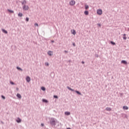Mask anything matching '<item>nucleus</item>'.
<instances>
[{
	"label": "nucleus",
	"mask_w": 129,
	"mask_h": 129,
	"mask_svg": "<svg viewBox=\"0 0 129 129\" xmlns=\"http://www.w3.org/2000/svg\"><path fill=\"white\" fill-rule=\"evenodd\" d=\"M97 14H98V15H99V16H101V15H102V10L101 9L97 10Z\"/></svg>",
	"instance_id": "nucleus-1"
},
{
	"label": "nucleus",
	"mask_w": 129,
	"mask_h": 129,
	"mask_svg": "<svg viewBox=\"0 0 129 129\" xmlns=\"http://www.w3.org/2000/svg\"><path fill=\"white\" fill-rule=\"evenodd\" d=\"M24 11H28L29 10V6L27 5H24L23 7Z\"/></svg>",
	"instance_id": "nucleus-2"
},
{
	"label": "nucleus",
	"mask_w": 129,
	"mask_h": 129,
	"mask_svg": "<svg viewBox=\"0 0 129 129\" xmlns=\"http://www.w3.org/2000/svg\"><path fill=\"white\" fill-rule=\"evenodd\" d=\"M75 4H76V2L74 0H72L71 2H70V6H74Z\"/></svg>",
	"instance_id": "nucleus-3"
},
{
	"label": "nucleus",
	"mask_w": 129,
	"mask_h": 129,
	"mask_svg": "<svg viewBox=\"0 0 129 129\" xmlns=\"http://www.w3.org/2000/svg\"><path fill=\"white\" fill-rule=\"evenodd\" d=\"M50 123L52 124V125H55L56 123H55V120L54 119H51L50 120Z\"/></svg>",
	"instance_id": "nucleus-4"
},
{
	"label": "nucleus",
	"mask_w": 129,
	"mask_h": 129,
	"mask_svg": "<svg viewBox=\"0 0 129 129\" xmlns=\"http://www.w3.org/2000/svg\"><path fill=\"white\" fill-rule=\"evenodd\" d=\"M26 81H27V82H30L31 81V78H30V77L27 76V77H26Z\"/></svg>",
	"instance_id": "nucleus-5"
},
{
	"label": "nucleus",
	"mask_w": 129,
	"mask_h": 129,
	"mask_svg": "<svg viewBox=\"0 0 129 129\" xmlns=\"http://www.w3.org/2000/svg\"><path fill=\"white\" fill-rule=\"evenodd\" d=\"M47 54L49 56H52V55H53V51H48Z\"/></svg>",
	"instance_id": "nucleus-6"
},
{
	"label": "nucleus",
	"mask_w": 129,
	"mask_h": 129,
	"mask_svg": "<svg viewBox=\"0 0 129 129\" xmlns=\"http://www.w3.org/2000/svg\"><path fill=\"white\" fill-rule=\"evenodd\" d=\"M71 33L72 34H73V35H76V31H75V30H72Z\"/></svg>",
	"instance_id": "nucleus-7"
},
{
	"label": "nucleus",
	"mask_w": 129,
	"mask_h": 129,
	"mask_svg": "<svg viewBox=\"0 0 129 129\" xmlns=\"http://www.w3.org/2000/svg\"><path fill=\"white\" fill-rule=\"evenodd\" d=\"M121 63H122V64H124L125 65H126V64H127V62L125 60H121Z\"/></svg>",
	"instance_id": "nucleus-8"
},
{
	"label": "nucleus",
	"mask_w": 129,
	"mask_h": 129,
	"mask_svg": "<svg viewBox=\"0 0 129 129\" xmlns=\"http://www.w3.org/2000/svg\"><path fill=\"white\" fill-rule=\"evenodd\" d=\"M84 14L85 15H86V16H88V15L89 14V12H88V11H85Z\"/></svg>",
	"instance_id": "nucleus-9"
},
{
	"label": "nucleus",
	"mask_w": 129,
	"mask_h": 129,
	"mask_svg": "<svg viewBox=\"0 0 129 129\" xmlns=\"http://www.w3.org/2000/svg\"><path fill=\"white\" fill-rule=\"evenodd\" d=\"M106 110H107V111H111V108H110V107H107L106 108Z\"/></svg>",
	"instance_id": "nucleus-10"
},
{
	"label": "nucleus",
	"mask_w": 129,
	"mask_h": 129,
	"mask_svg": "<svg viewBox=\"0 0 129 129\" xmlns=\"http://www.w3.org/2000/svg\"><path fill=\"white\" fill-rule=\"evenodd\" d=\"M16 121L17 122H21V121H22V120L20 118H18L16 120Z\"/></svg>",
	"instance_id": "nucleus-11"
},
{
	"label": "nucleus",
	"mask_w": 129,
	"mask_h": 129,
	"mask_svg": "<svg viewBox=\"0 0 129 129\" xmlns=\"http://www.w3.org/2000/svg\"><path fill=\"white\" fill-rule=\"evenodd\" d=\"M123 109H125L126 110L128 109V107L126 106H124L123 107Z\"/></svg>",
	"instance_id": "nucleus-12"
},
{
	"label": "nucleus",
	"mask_w": 129,
	"mask_h": 129,
	"mask_svg": "<svg viewBox=\"0 0 129 129\" xmlns=\"http://www.w3.org/2000/svg\"><path fill=\"white\" fill-rule=\"evenodd\" d=\"M22 5H24V6L26 5V4H27V1H26V0L23 1V2H22Z\"/></svg>",
	"instance_id": "nucleus-13"
},
{
	"label": "nucleus",
	"mask_w": 129,
	"mask_h": 129,
	"mask_svg": "<svg viewBox=\"0 0 129 129\" xmlns=\"http://www.w3.org/2000/svg\"><path fill=\"white\" fill-rule=\"evenodd\" d=\"M2 31L3 33H5V34H8V31L5 29H2Z\"/></svg>",
	"instance_id": "nucleus-14"
},
{
	"label": "nucleus",
	"mask_w": 129,
	"mask_h": 129,
	"mask_svg": "<svg viewBox=\"0 0 129 129\" xmlns=\"http://www.w3.org/2000/svg\"><path fill=\"white\" fill-rule=\"evenodd\" d=\"M17 97H18V98H22V96H21V94H17Z\"/></svg>",
	"instance_id": "nucleus-15"
},
{
	"label": "nucleus",
	"mask_w": 129,
	"mask_h": 129,
	"mask_svg": "<svg viewBox=\"0 0 129 129\" xmlns=\"http://www.w3.org/2000/svg\"><path fill=\"white\" fill-rule=\"evenodd\" d=\"M65 114H66V115H70L71 113H70V112H66Z\"/></svg>",
	"instance_id": "nucleus-16"
},
{
	"label": "nucleus",
	"mask_w": 129,
	"mask_h": 129,
	"mask_svg": "<svg viewBox=\"0 0 129 129\" xmlns=\"http://www.w3.org/2000/svg\"><path fill=\"white\" fill-rule=\"evenodd\" d=\"M125 36H126V34H124L123 37V40H126V37Z\"/></svg>",
	"instance_id": "nucleus-17"
},
{
	"label": "nucleus",
	"mask_w": 129,
	"mask_h": 129,
	"mask_svg": "<svg viewBox=\"0 0 129 129\" xmlns=\"http://www.w3.org/2000/svg\"><path fill=\"white\" fill-rule=\"evenodd\" d=\"M8 12H9V13H11L12 14H14V11L11 10H9V9H8Z\"/></svg>",
	"instance_id": "nucleus-18"
},
{
	"label": "nucleus",
	"mask_w": 129,
	"mask_h": 129,
	"mask_svg": "<svg viewBox=\"0 0 129 129\" xmlns=\"http://www.w3.org/2000/svg\"><path fill=\"white\" fill-rule=\"evenodd\" d=\"M68 89H69V90H71V91H74V90L72 89L71 88L68 87Z\"/></svg>",
	"instance_id": "nucleus-19"
},
{
	"label": "nucleus",
	"mask_w": 129,
	"mask_h": 129,
	"mask_svg": "<svg viewBox=\"0 0 129 129\" xmlns=\"http://www.w3.org/2000/svg\"><path fill=\"white\" fill-rule=\"evenodd\" d=\"M76 93H77V94H79V95H81V93L79 92V91H76Z\"/></svg>",
	"instance_id": "nucleus-20"
},
{
	"label": "nucleus",
	"mask_w": 129,
	"mask_h": 129,
	"mask_svg": "<svg viewBox=\"0 0 129 129\" xmlns=\"http://www.w3.org/2000/svg\"><path fill=\"white\" fill-rule=\"evenodd\" d=\"M19 17H23V14L19 13L18 14Z\"/></svg>",
	"instance_id": "nucleus-21"
},
{
	"label": "nucleus",
	"mask_w": 129,
	"mask_h": 129,
	"mask_svg": "<svg viewBox=\"0 0 129 129\" xmlns=\"http://www.w3.org/2000/svg\"><path fill=\"white\" fill-rule=\"evenodd\" d=\"M89 9V7L88 5L85 6V9L86 10H88Z\"/></svg>",
	"instance_id": "nucleus-22"
},
{
	"label": "nucleus",
	"mask_w": 129,
	"mask_h": 129,
	"mask_svg": "<svg viewBox=\"0 0 129 129\" xmlns=\"http://www.w3.org/2000/svg\"><path fill=\"white\" fill-rule=\"evenodd\" d=\"M41 90H43V91H45V90H46V88H45V87H42Z\"/></svg>",
	"instance_id": "nucleus-23"
},
{
	"label": "nucleus",
	"mask_w": 129,
	"mask_h": 129,
	"mask_svg": "<svg viewBox=\"0 0 129 129\" xmlns=\"http://www.w3.org/2000/svg\"><path fill=\"white\" fill-rule=\"evenodd\" d=\"M42 101H43V102H46V103L48 102V100L46 99H43Z\"/></svg>",
	"instance_id": "nucleus-24"
},
{
	"label": "nucleus",
	"mask_w": 129,
	"mask_h": 129,
	"mask_svg": "<svg viewBox=\"0 0 129 129\" xmlns=\"http://www.w3.org/2000/svg\"><path fill=\"white\" fill-rule=\"evenodd\" d=\"M110 43H111V44H112V45H115V43H114L113 41H111Z\"/></svg>",
	"instance_id": "nucleus-25"
},
{
	"label": "nucleus",
	"mask_w": 129,
	"mask_h": 129,
	"mask_svg": "<svg viewBox=\"0 0 129 129\" xmlns=\"http://www.w3.org/2000/svg\"><path fill=\"white\" fill-rule=\"evenodd\" d=\"M17 69L18 70H21V71H23V70L19 67H17Z\"/></svg>",
	"instance_id": "nucleus-26"
},
{
	"label": "nucleus",
	"mask_w": 129,
	"mask_h": 129,
	"mask_svg": "<svg viewBox=\"0 0 129 129\" xmlns=\"http://www.w3.org/2000/svg\"><path fill=\"white\" fill-rule=\"evenodd\" d=\"M45 64L46 66H49V63L48 62H45Z\"/></svg>",
	"instance_id": "nucleus-27"
},
{
	"label": "nucleus",
	"mask_w": 129,
	"mask_h": 129,
	"mask_svg": "<svg viewBox=\"0 0 129 129\" xmlns=\"http://www.w3.org/2000/svg\"><path fill=\"white\" fill-rule=\"evenodd\" d=\"M26 22H29V18L27 17L26 18Z\"/></svg>",
	"instance_id": "nucleus-28"
},
{
	"label": "nucleus",
	"mask_w": 129,
	"mask_h": 129,
	"mask_svg": "<svg viewBox=\"0 0 129 129\" xmlns=\"http://www.w3.org/2000/svg\"><path fill=\"white\" fill-rule=\"evenodd\" d=\"M10 83H11V84H12V85H14V84H15V83H14V82H12V81L10 82Z\"/></svg>",
	"instance_id": "nucleus-29"
},
{
	"label": "nucleus",
	"mask_w": 129,
	"mask_h": 129,
	"mask_svg": "<svg viewBox=\"0 0 129 129\" xmlns=\"http://www.w3.org/2000/svg\"><path fill=\"white\" fill-rule=\"evenodd\" d=\"M2 97L3 99H6V97L4 96L3 95L2 96Z\"/></svg>",
	"instance_id": "nucleus-30"
},
{
	"label": "nucleus",
	"mask_w": 129,
	"mask_h": 129,
	"mask_svg": "<svg viewBox=\"0 0 129 129\" xmlns=\"http://www.w3.org/2000/svg\"><path fill=\"white\" fill-rule=\"evenodd\" d=\"M54 98H58V96L54 95Z\"/></svg>",
	"instance_id": "nucleus-31"
},
{
	"label": "nucleus",
	"mask_w": 129,
	"mask_h": 129,
	"mask_svg": "<svg viewBox=\"0 0 129 129\" xmlns=\"http://www.w3.org/2000/svg\"><path fill=\"white\" fill-rule=\"evenodd\" d=\"M34 26H37V27H38V26H39V25H38L37 23H35V25H34Z\"/></svg>",
	"instance_id": "nucleus-32"
},
{
	"label": "nucleus",
	"mask_w": 129,
	"mask_h": 129,
	"mask_svg": "<svg viewBox=\"0 0 129 129\" xmlns=\"http://www.w3.org/2000/svg\"><path fill=\"white\" fill-rule=\"evenodd\" d=\"M98 25L99 27H100L101 26V25L100 24H98Z\"/></svg>",
	"instance_id": "nucleus-33"
},
{
	"label": "nucleus",
	"mask_w": 129,
	"mask_h": 129,
	"mask_svg": "<svg viewBox=\"0 0 129 129\" xmlns=\"http://www.w3.org/2000/svg\"><path fill=\"white\" fill-rule=\"evenodd\" d=\"M73 46H74V47H75V43H73Z\"/></svg>",
	"instance_id": "nucleus-34"
},
{
	"label": "nucleus",
	"mask_w": 129,
	"mask_h": 129,
	"mask_svg": "<svg viewBox=\"0 0 129 129\" xmlns=\"http://www.w3.org/2000/svg\"><path fill=\"white\" fill-rule=\"evenodd\" d=\"M42 126H44V124L43 123H41Z\"/></svg>",
	"instance_id": "nucleus-35"
},
{
	"label": "nucleus",
	"mask_w": 129,
	"mask_h": 129,
	"mask_svg": "<svg viewBox=\"0 0 129 129\" xmlns=\"http://www.w3.org/2000/svg\"><path fill=\"white\" fill-rule=\"evenodd\" d=\"M64 52H65V53H68V51L66 50H65Z\"/></svg>",
	"instance_id": "nucleus-36"
},
{
	"label": "nucleus",
	"mask_w": 129,
	"mask_h": 129,
	"mask_svg": "<svg viewBox=\"0 0 129 129\" xmlns=\"http://www.w3.org/2000/svg\"><path fill=\"white\" fill-rule=\"evenodd\" d=\"M82 64H84V61L82 62Z\"/></svg>",
	"instance_id": "nucleus-37"
},
{
	"label": "nucleus",
	"mask_w": 129,
	"mask_h": 129,
	"mask_svg": "<svg viewBox=\"0 0 129 129\" xmlns=\"http://www.w3.org/2000/svg\"><path fill=\"white\" fill-rule=\"evenodd\" d=\"M52 43H54V40L51 41Z\"/></svg>",
	"instance_id": "nucleus-38"
},
{
	"label": "nucleus",
	"mask_w": 129,
	"mask_h": 129,
	"mask_svg": "<svg viewBox=\"0 0 129 129\" xmlns=\"http://www.w3.org/2000/svg\"><path fill=\"white\" fill-rule=\"evenodd\" d=\"M17 90H19V88H17Z\"/></svg>",
	"instance_id": "nucleus-39"
},
{
	"label": "nucleus",
	"mask_w": 129,
	"mask_h": 129,
	"mask_svg": "<svg viewBox=\"0 0 129 129\" xmlns=\"http://www.w3.org/2000/svg\"><path fill=\"white\" fill-rule=\"evenodd\" d=\"M67 129H71L70 128H68Z\"/></svg>",
	"instance_id": "nucleus-40"
},
{
	"label": "nucleus",
	"mask_w": 129,
	"mask_h": 129,
	"mask_svg": "<svg viewBox=\"0 0 129 129\" xmlns=\"http://www.w3.org/2000/svg\"><path fill=\"white\" fill-rule=\"evenodd\" d=\"M128 31H129V28H128Z\"/></svg>",
	"instance_id": "nucleus-41"
}]
</instances>
